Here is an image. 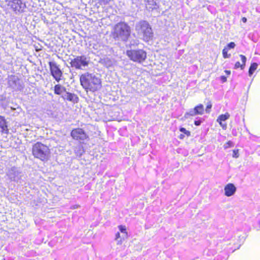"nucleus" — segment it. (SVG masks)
<instances>
[{
    "instance_id": "obj_1",
    "label": "nucleus",
    "mask_w": 260,
    "mask_h": 260,
    "mask_svg": "<svg viewBox=\"0 0 260 260\" xmlns=\"http://www.w3.org/2000/svg\"><path fill=\"white\" fill-rule=\"evenodd\" d=\"M80 83L82 88L87 92H95L102 86L101 79L95 75L85 72L79 76Z\"/></svg>"
},
{
    "instance_id": "obj_2",
    "label": "nucleus",
    "mask_w": 260,
    "mask_h": 260,
    "mask_svg": "<svg viewBox=\"0 0 260 260\" xmlns=\"http://www.w3.org/2000/svg\"><path fill=\"white\" fill-rule=\"evenodd\" d=\"M131 28L124 22L117 23L113 27L111 36L115 40L126 42L131 36Z\"/></svg>"
},
{
    "instance_id": "obj_3",
    "label": "nucleus",
    "mask_w": 260,
    "mask_h": 260,
    "mask_svg": "<svg viewBox=\"0 0 260 260\" xmlns=\"http://www.w3.org/2000/svg\"><path fill=\"white\" fill-rule=\"evenodd\" d=\"M31 152L35 158L42 161H47L51 156L49 146L41 142H37L32 145Z\"/></svg>"
},
{
    "instance_id": "obj_4",
    "label": "nucleus",
    "mask_w": 260,
    "mask_h": 260,
    "mask_svg": "<svg viewBox=\"0 0 260 260\" xmlns=\"http://www.w3.org/2000/svg\"><path fill=\"white\" fill-rule=\"evenodd\" d=\"M136 31L141 36V39L148 42L152 39L153 32L149 23L145 20H141L136 25Z\"/></svg>"
},
{
    "instance_id": "obj_5",
    "label": "nucleus",
    "mask_w": 260,
    "mask_h": 260,
    "mask_svg": "<svg viewBox=\"0 0 260 260\" xmlns=\"http://www.w3.org/2000/svg\"><path fill=\"white\" fill-rule=\"evenodd\" d=\"M126 55L130 60L138 63L143 62L147 58L146 52L142 49L127 50Z\"/></svg>"
},
{
    "instance_id": "obj_6",
    "label": "nucleus",
    "mask_w": 260,
    "mask_h": 260,
    "mask_svg": "<svg viewBox=\"0 0 260 260\" xmlns=\"http://www.w3.org/2000/svg\"><path fill=\"white\" fill-rule=\"evenodd\" d=\"M70 135L73 140L78 142L80 144L84 143L85 141L89 139V136L85 131L80 127H76L72 129Z\"/></svg>"
},
{
    "instance_id": "obj_7",
    "label": "nucleus",
    "mask_w": 260,
    "mask_h": 260,
    "mask_svg": "<svg viewBox=\"0 0 260 260\" xmlns=\"http://www.w3.org/2000/svg\"><path fill=\"white\" fill-rule=\"evenodd\" d=\"M70 64L72 68L76 70H82L83 68L88 66L89 61L84 55L76 56L71 60Z\"/></svg>"
},
{
    "instance_id": "obj_8",
    "label": "nucleus",
    "mask_w": 260,
    "mask_h": 260,
    "mask_svg": "<svg viewBox=\"0 0 260 260\" xmlns=\"http://www.w3.org/2000/svg\"><path fill=\"white\" fill-rule=\"evenodd\" d=\"M50 74L53 79L59 82L62 80L63 73L59 68V66L55 61L48 62Z\"/></svg>"
},
{
    "instance_id": "obj_9",
    "label": "nucleus",
    "mask_w": 260,
    "mask_h": 260,
    "mask_svg": "<svg viewBox=\"0 0 260 260\" xmlns=\"http://www.w3.org/2000/svg\"><path fill=\"white\" fill-rule=\"evenodd\" d=\"M204 108L203 105L200 104L194 107L192 110L185 114L188 116H194L197 115H203L204 114Z\"/></svg>"
},
{
    "instance_id": "obj_10",
    "label": "nucleus",
    "mask_w": 260,
    "mask_h": 260,
    "mask_svg": "<svg viewBox=\"0 0 260 260\" xmlns=\"http://www.w3.org/2000/svg\"><path fill=\"white\" fill-rule=\"evenodd\" d=\"M0 133L1 135H8L9 134L8 122L5 117L0 115Z\"/></svg>"
},
{
    "instance_id": "obj_11",
    "label": "nucleus",
    "mask_w": 260,
    "mask_h": 260,
    "mask_svg": "<svg viewBox=\"0 0 260 260\" xmlns=\"http://www.w3.org/2000/svg\"><path fill=\"white\" fill-rule=\"evenodd\" d=\"M11 8L15 12H22L23 11V3L21 0H12L10 2Z\"/></svg>"
},
{
    "instance_id": "obj_12",
    "label": "nucleus",
    "mask_w": 260,
    "mask_h": 260,
    "mask_svg": "<svg viewBox=\"0 0 260 260\" xmlns=\"http://www.w3.org/2000/svg\"><path fill=\"white\" fill-rule=\"evenodd\" d=\"M66 92V94L64 95H61V97L64 101H68L74 104L78 103L79 98L76 94L69 92Z\"/></svg>"
},
{
    "instance_id": "obj_13",
    "label": "nucleus",
    "mask_w": 260,
    "mask_h": 260,
    "mask_svg": "<svg viewBox=\"0 0 260 260\" xmlns=\"http://www.w3.org/2000/svg\"><path fill=\"white\" fill-rule=\"evenodd\" d=\"M236 191V187L233 183H228L224 187V194L226 197L233 195Z\"/></svg>"
},
{
    "instance_id": "obj_14",
    "label": "nucleus",
    "mask_w": 260,
    "mask_h": 260,
    "mask_svg": "<svg viewBox=\"0 0 260 260\" xmlns=\"http://www.w3.org/2000/svg\"><path fill=\"white\" fill-rule=\"evenodd\" d=\"M157 0H144L146 9L148 11H152L157 8Z\"/></svg>"
},
{
    "instance_id": "obj_15",
    "label": "nucleus",
    "mask_w": 260,
    "mask_h": 260,
    "mask_svg": "<svg viewBox=\"0 0 260 260\" xmlns=\"http://www.w3.org/2000/svg\"><path fill=\"white\" fill-rule=\"evenodd\" d=\"M230 117V115L229 113L226 112L224 114L220 115L217 119V121L219 123L220 125L224 129H225L227 127V125L225 123H222V121L228 119Z\"/></svg>"
},
{
    "instance_id": "obj_16",
    "label": "nucleus",
    "mask_w": 260,
    "mask_h": 260,
    "mask_svg": "<svg viewBox=\"0 0 260 260\" xmlns=\"http://www.w3.org/2000/svg\"><path fill=\"white\" fill-rule=\"evenodd\" d=\"M66 88L60 84H55L53 87L54 93L57 95H61L66 92Z\"/></svg>"
},
{
    "instance_id": "obj_17",
    "label": "nucleus",
    "mask_w": 260,
    "mask_h": 260,
    "mask_svg": "<svg viewBox=\"0 0 260 260\" xmlns=\"http://www.w3.org/2000/svg\"><path fill=\"white\" fill-rule=\"evenodd\" d=\"M239 56L241 59L242 63H240L239 61L236 62L235 64L234 68L235 69L240 68L241 70H243L246 66V57L242 54H240Z\"/></svg>"
},
{
    "instance_id": "obj_18",
    "label": "nucleus",
    "mask_w": 260,
    "mask_h": 260,
    "mask_svg": "<svg viewBox=\"0 0 260 260\" xmlns=\"http://www.w3.org/2000/svg\"><path fill=\"white\" fill-rule=\"evenodd\" d=\"M257 67L258 64L256 62H253L250 64L248 70V73L250 76L253 74L254 71L257 69Z\"/></svg>"
},
{
    "instance_id": "obj_19",
    "label": "nucleus",
    "mask_w": 260,
    "mask_h": 260,
    "mask_svg": "<svg viewBox=\"0 0 260 260\" xmlns=\"http://www.w3.org/2000/svg\"><path fill=\"white\" fill-rule=\"evenodd\" d=\"M126 239H127V238H124V236L121 237L119 232H117L115 235V240L117 241L118 244H121L123 241Z\"/></svg>"
},
{
    "instance_id": "obj_20",
    "label": "nucleus",
    "mask_w": 260,
    "mask_h": 260,
    "mask_svg": "<svg viewBox=\"0 0 260 260\" xmlns=\"http://www.w3.org/2000/svg\"><path fill=\"white\" fill-rule=\"evenodd\" d=\"M118 229L120 231L124 234V238H127L128 237V233L126 231V228L125 225H120L118 226Z\"/></svg>"
},
{
    "instance_id": "obj_21",
    "label": "nucleus",
    "mask_w": 260,
    "mask_h": 260,
    "mask_svg": "<svg viewBox=\"0 0 260 260\" xmlns=\"http://www.w3.org/2000/svg\"><path fill=\"white\" fill-rule=\"evenodd\" d=\"M228 50L227 48H225V47L223 49L222 53L223 55V57L224 58H229L231 56V54L228 53Z\"/></svg>"
},
{
    "instance_id": "obj_22",
    "label": "nucleus",
    "mask_w": 260,
    "mask_h": 260,
    "mask_svg": "<svg viewBox=\"0 0 260 260\" xmlns=\"http://www.w3.org/2000/svg\"><path fill=\"white\" fill-rule=\"evenodd\" d=\"M180 132L183 133L185 135H186L187 137H189L191 135L190 132L189 131L186 130L184 127H180L179 128Z\"/></svg>"
},
{
    "instance_id": "obj_23",
    "label": "nucleus",
    "mask_w": 260,
    "mask_h": 260,
    "mask_svg": "<svg viewBox=\"0 0 260 260\" xmlns=\"http://www.w3.org/2000/svg\"><path fill=\"white\" fill-rule=\"evenodd\" d=\"M235 44L234 42H231L230 43H229L225 47V48H227L228 50H229V49H233L235 47Z\"/></svg>"
},
{
    "instance_id": "obj_24",
    "label": "nucleus",
    "mask_w": 260,
    "mask_h": 260,
    "mask_svg": "<svg viewBox=\"0 0 260 260\" xmlns=\"http://www.w3.org/2000/svg\"><path fill=\"white\" fill-rule=\"evenodd\" d=\"M212 107V103H211V102H209L207 103V105L206 106V112L207 113H210V110L211 109Z\"/></svg>"
},
{
    "instance_id": "obj_25",
    "label": "nucleus",
    "mask_w": 260,
    "mask_h": 260,
    "mask_svg": "<svg viewBox=\"0 0 260 260\" xmlns=\"http://www.w3.org/2000/svg\"><path fill=\"white\" fill-rule=\"evenodd\" d=\"M233 146V142L231 141H229L225 144L224 147L225 149H226V148H228L230 147H232Z\"/></svg>"
},
{
    "instance_id": "obj_26",
    "label": "nucleus",
    "mask_w": 260,
    "mask_h": 260,
    "mask_svg": "<svg viewBox=\"0 0 260 260\" xmlns=\"http://www.w3.org/2000/svg\"><path fill=\"white\" fill-rule=\"evenodd\" d=\"M239 156V150L235 149L233 151V157L234 158H238Z\"/></svg>"
},
{
    "instance_id": "obj_27",
    "label": "nucleus",
    "mask_w": 260,
    "mask_h": 260,
    "mask_svg": "<svg viewBox=\"0 0 260 260\" xmlns=\"http://www.w3.org/2000/svg\"><path fill=\"white\" fill-rule=\"evenodd\" d=\"M109 0H99V3L100 5H106L108 3Z\"/></svg>"
},
{
    "instance_id": "obj_28",
    "label": "nucleus",
    "mask_w": 260,
    "mask_h": 260,
    "mask_svg": "<svg viewBox=\"0 0 260 260\" xmlns=\"http://www.w3.org/2000/svg\"><path fill=\"white\" fill-rule=\"evenodd\" d=\"M220 78V80H221L222 82H223V83L226 82L227 81V78L224 76H221Z\"/></svg>"
},
{
    "instance_id": "obj_29",
    "label": "nucleus",
    "mask_w": 260,
    "mask_h": 260,
    "mask_svg": "<svg viewBox=\"0 0 260 260\" xmlns=\"http://www.w3.org/2000/svg\"><path fill=\"white\" fill-rule=\"evenodd\" d=\"M201 122H202V121L201 120H195L194 121V124L196 125H197V126L200 125L201 124Z\"/></svg>"
},
{
    "instance_id": "obj_30",
    "label": "nucleus",
    "mask_w": 260,
    "mask_h": 260,
    "mask_svg": "<svg viewBox=\"0 0 260 260\" xmlns=\"http://www.w3.org/2000/svg\"><path fill=\"white\" fill-rule=\"evenodd\" d=\"M184 138V135L183 134H180L179 136V138L180 139V140H182Z\"/></svg>"
},
{
    "instance_id": "obj_31",
    "label": "nucleus",
    "mask_w": 260,
    "mask_h": 260,
    "mask_svg": "<svg viewBox=\"0 0 260 260\" xmlns=\"http://www.w3.org/2000/svg\"><path fill=\"white\" fill-rule=\"evenodd\" d=\"M224 72L228 76H229L231 74V71L229 70H225Z\"/></svg>"
},
{
    "instance_id": "obj_32",
    "label": "nucleus",
    "mask_w": 260,
    "mask_h": 260,
    "mask_svg": "<svg viewBox=\"0 0 260 260\" xmlns=\"http://www.w3.org/2000/svg\"><path fill=\"white\" fill-rule=\"evenodd\" d=\"M242 21L244 23H246L247 22V19L246 17H242Z\"/></svg>"
},
{
    "instance_id": "obj_33",
    "label": "nucleus",
    "mask_w": 260,
    "mask_h": 260,
    "mask_svg": "<svg viewBox=\"0 0 260 260\" xmlns=\"http://www.w3.org/2000/svg\"><path fill=\"white\" fill-rule=\"evenodd\" d=\"M36 51H39L42 50L41 48H40L39 47H35Z\"/></svg>"
}]
</instances>
